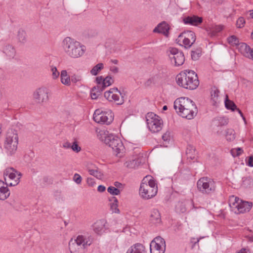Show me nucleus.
Wrapping results in <instances>:
<instances>
[{"instance_id": "obj_42", "label": "nucleus", "mask_w": 253, "mask_h": 253, "mask_svg": "<svg viewBox=\"0 0 253 253\" xmlns=\"http://www.w3.org/2000/svg\"><path fill=\"white\" fill-rule=\"evenodd\" d=\"M107 191L111 195H118L120 193V191L118 188L113 186H110L107 189Z\"/></svg>"}, {"instance_id": "obj_46", "label": "nucleus", "mask_w": 253, "mask_h": 253, "mask_svg": "<svg viewBox=\"0 0 253 253\" xmlns=\"http://www.w3.org/2000/svg\"><path fill=\"white\" fill-rule=\"evenodd\" d=\"M245 24V20L242 17H239L236 22L237 27L239 28H241L244 26Z\"/></svg>"}, {"instance_id": "obj_17", "label": "nucleus", "mask_w": 253, "mask_h": 253, "mask_svg": "<svg viewBox=\"0 0 253 253\" xmlns=\"http://www.w3.org/2000/svg\"><path fill=\"white\" fill-rule=\"evenodd\" d=\"M202 21L203 19L202 17L196 15L185 16L183 18V22L185 24L192 26H198L200 24Z\"/></svg>"}, {"instance_id": "obj_52", "label": "nucleus", "mask_w": 253, "mask_h": 253, "mask_svg": "<svg viewBox=\"0 0 253 253\" xmlns=\"http://www.w3.org/2000/svg\"><path fill=\"white\" fill-rule=\"evenodd\" d=\"M243 150L241 148H236L235 149V150H232V155L234 156H239L242 152H243Z\"/></svg>"}, {"instance_id": "obj_47", "label": "nucleus", "mask_w": 253, "mask_h": 253, "mask_svg": "<svg viewBox=\"0 0 253 253\" xmlns=\"http://www.w3.org/2000/svg\"><path fill=\"white\" fill-rule=\"evenodd\" d=\"M162 139L164 141L169 142L171 139V135L169 131H167L162 136Z\"/></svg>"}, {"instance_id": "obj_5", "label": "nucleus", "mask_w": 253, "mask_h": 253, "mask_svg": "<svg viewBox=\"0 0 253 253\" xmlns=\"http://www.w3.org/2000/svg\"><path fill=\"white\" fill-rule=\"evenodd\" d=\"M158 192L155 180L151 176H146L142 180L139 188V195L145 200L155 197Z\"/></svg>"}, {"instance_id": "obj_13", "label": "nucleus", "mask_w": 253, "mask_h": 253, "mask_svg": "<svg viewBox=\"0 0 253 253\" xmlns=\"http://www.w3.org/2000/svg\"><path fill=\"white\" fill-rule=\"evenodd\" d=\"M93 120L97 123L109 125L113 120L111 112H102L96 110L93 114Z\"/></svg>"}, {"instance_id": "obj_62", "label": "nucleus", "mask_w": 253, "mask_h": 253, "mask_svg": "<svg viewBox=\"0 0 253 253\" xmlns=\"http://www.w3.org/2000/svg\"><path fill=\"white\" fill-rule=\"evenodd\" d=\"M249 240L251 242H253V235H249L248 236Z\"/></svg>"}, {"instance_id": "obj_2", "label": "nucleus", "mask_w": 253, "mask_h": 253, "mask_svg": "<svg viewBox=\"0 0 253 253\" xmlns=\"http://www.w3.org/2000/svg\"><path fill=\"white\" fill-rule=\"evenodd\" d=\"M98 137L101 141L112 149L116 156L119 157L123 156L125 147L120 138L105 130H100Z\"/></svg>"}, {"instance_id": "obj_54", "label": "nucleus", "mask_w": 253, "mask_h": 253, "mask_svg": "<svg viewBox=\"0 0 253 253\" xmlns=\"http://www.w3.org/2000/svg\"><path fill=\"white\" fill-rule=\"evenodd\" d=\"M165 250H161L159 249H152L150 248L151 253H164Z\"/></svg>"}, {"instance_id": "obj_7", "label": "nucleus", "mask_w": 253, "mask_h": 253, "mask_svg": "<svg viewBox=\"0 0 253 253\" xmlns=\"http://www.w3.org/2000/svg\"><path fill=\"white\" fill-rule=\"evenodd\" d=\"M93 241V238L88 237L86 239L84 236L79 235L77 239L71 240L69 243V250L71 253H83L84 249L90 246Z\"/></svg>"}, {"instance_id": "obj_11", "label": "nucleus", "mask_w": 253, "mask_h": 253, "mask_svg": "<svg viewBox=\"0 0 253 253\" xmlns=\"http://www.w3.org/2000/svg\"><path fill=\"white\" fill-rule=\"evenodd\" d=\"M170 62L175 66L182 65L185 61V57L183 53L177 48L170 47L167 51Z\"/></svg>"}, {"instance_id": "obj_37", "label": "nucleus", "mask_w": 253, "mask_h": 253, "mask_svg": "<svg viewBox=\"0 0 253 253\" xmlns=\"http://www.w3.org/2000/svg\"><path fill=\"white\" fill-rule=\"evenodd\" d=\"M219 91L217 89H212L211 92V99L214 102V104L217 103L218 101Z\"/></svg>"}, {"instance_id": "obj_60", "label": "nucleus", "mask_w": 253, "mask_h": 253, "mask_svg": "<svg viewBox=\"0 0 253 253\" xmlns=\"http://www.w3.org/2000/svg\"><path fill=\"white\" fill-rule=\"evenodd\" d=\"M114 185L115 186V187L118 188H120L122 185V184L121 183L116 181L114 183Z\"/></svg>"}, {"instance_id": "obj_63", "label": "nucleus", "mask_w": 253, "mask_h": 253, "mask_svg": "<svg viewBox=\"0 0 253 253\" xmlns=\"http://www.w3.org/2000/svg\"><path fill=\"white\" fill-rule=\"evenodd\" d=\"M238 253H247V251L246 249H243Z\"/></svg>"}, {"instance_id": "obj_64", "label": "nucleus", "mask_w": 253, "mask_h": 253, "mask_svg": "<svg viewBox=\"0 0 253 253\" xmlns=\"http://www.w3.org/2000/svg\"><path fill=\"white\" fill-rule=\"evenodd\" d=\"M250 12V17L253 19V10H250L249 11Z\"/></svg>"}, {"instance_id": "obj_25", "label": "nucleus", "mask_w": 253, "mask_h": 253, "mask_svg": "<svg viewBox=\"0 0 253 253\" xmlns=\"http://www.w3.org/2000/svg\"><path fill=\"white\" fill-rule=\"evenodd\" d=\"M150 220L154 224H158L161 222V215L158 210L154 209L152 210L150 216Z\"/></svg>"}, {"instance_id": "obj_21", "label": "nucleus", "mask_w": 253, "mask_h": 253, "mask_svg": "<svg viewBox=\"0 0 253 253\" xmlns=\"http://www.w3.org/2000/svg\"><path fill=\"white\" fill-rule=\"evenodd\" d=\"M169 25L165 22H163L155 28L153 30L154 33H158L163 34V35L168 36L169 34Z\"/></svg>"}, {"instance_id": "obj_61", "label": "nucleus", "mask_w": 253, "mask_h": 253, "mask_svg": "<svg viewBox=\"0 0 253 253\" xmlns=\"http://www.w3.org/2000/svg\"><path fill=\"white\" fill-rule=\"evenodd\" d=\"M110 62L114 64H118L119 62L118 60L117 59H111Z\"/></svg>"}, {"instance_id": "obj_6", "label": "nucleus", "mask_w": 253, "mask_h": 253, "mask_svg": "<svg viewBox=\"0 0 253 253\" xmlns=\"http://www.w3.org/2000/svg\"><path fill=\"white\" fill-rule=\"evenodd\" d=\"M18 136L17 131L14 129H9L4 141L3 147L8 155H14L17 150Z\"/></svg>"}, {"instance_id": "obj_45", "label": "nucleus", "mask_w": 253, "mask_h": 253, "mask_svg": "<svg viewBox=\"0 0 253 253\" xmlns=\"http://www.w3.org/2000/svg\"><path fill=\"white\" fill-rule=\"evenodd\" d=\"M82 80V77L81 75L74 74L70 77V82L76 84L78 82H81Z\"/></svg>"}, {"instance_id": "obj_8", "label": "nucleus", "mask_w": 253, "mask_h": 253, "mask_svg": "<svg viewBox=\"0 0 253 253\" xmlns=\"http://www.w3.org/2000/svg\"><path fill=\"white\" fill-rule=\"evenodd\" d=\"M146 123L149 129L153 133L160 131L163 126L161 118L152 112L148 113L146 116Z\"/></svg>"}, {"instance_id": "obj_38", "label": "nucleus", "mask_w": 253, "mask_h": 253, "mask_svg": "<svg viewBox=\"0 0 253 253\" xmlns=\"http://www.w3.org/2000/svg\"><path fill=\"white\" fill-rule=\"evenodd\" d=\"M88 172L90 175L94 176L97 179H101L102 177V174L98 169H89Z\"/></svg>"}, {"instance_id": "obj_31", "label": "nucleus", "mask_w": 253, "mask_h": 253, "mask_svg": "<svg viewBox=\"0 0 253 253\" xmlns=\"http://www.w3.org/2000/svg\"><path fill=\"white\" fill-rule=\"evenodd\" d=\"M112 203H110V209L112 212L119 213L120 211L118 208V201L116 197H113L112 200Z\"/></svg>"}, {"instance_id": "obj_22", "label": "nucleus", "mask_w": 253, "mask_h": 253, "mask_svg": "<svg viewBox=\"0 0 253 253\" xmlns=\"http://www.w3.org/2000/svg\"><path fill=\"white\" fill-rule=\"evenodd\" d=\"M239 51L244 56L250 58L252 48L246 43L242 42L238 44L237 47Z\"/></svg>"}, {"instance_id": "obj_51", "label": "nucleus", "mask_w": 253, "mask_h": 253, "mask_svg": "<svg viewBox=\"0 0 253 253\" xmlns=\"http://www.w3.org/2000/svg\"><path fill=\"white\" fill-rule=\"evenodd\" d=\"M71 148L74 151L76 152H79L81 150V147L78 145L77 142L76 141L74 142L72 145Z\"/></svg>"}, {"instance_id": "obj_18", "label": "nucleus", "mask_w": 253, "mask_h": 253, "mask_svg": "<svg viewBox=\"0 0 253 253\" xmlns=\"http://www.w3.org/2000/svg\"><path fill=\"white\" fill-rule=\"evenodd\" d=\"M150 248L166 250V243L165 240L161 237H157L151 242Z\"/></svg>"}, {"instance_id": "obj_57", "label": "nucleus", "mask_w": 253, "mask_h": 253, "mask_svg": "<svg viewBox=\"0 0 253 253\" xmlns=\"http://www.w3.org/2000/svg\"><path fill=\"white\" fill-rule=\"evenodd\" d=\"M63 147H64L65 148H71L72 145L70 143H69L68 142H66L63 143Z\"/></svg>"}, {"instance_id": "obj_41", "label": "nucleus", "mask_w": 253, "mask_h": 253, "mask_svg": "<svg viewBox=\"0 0 253 253\" xmlns=\"http://www.w3.org/2000/svg\"><path fill=\"white\" fill-rule=\"evenodd\" d=\"M98 88L96 87H94L91 90L90 95L92 99H96L98 98V96L100 94V91L98 90Z\"/></svg>"}, {"instance_id": "obj_1", "label": "nucleus", "mask_w": 253, "mask_h": 253, "mask_svg": "<svg viewBox=\"0 0 253 253\" xmlns=\"http://www.w3.org/2000/svg\"><path fill=\"white\" fill-rule=\"evenodd\" d=\"M173 107L179 116L189 120L193 119L198 112L195 103L187 97H181L176 99L174 102Z\"/></svg>"}, {"instance_id": "obj_3", "label": "nucleus", "mask_w": 253, "mask_h": 253, "mask_svg": "<svg viewBox=\"0 0 253 253\" xmlns=\"http://www.w3.org/2000/svg\"><path fill=\"white\" fill-rule=\"evenodd\" d=\"M62 46L66 54L73 58L82 57L86 51V47L84 44L70 37L64 39Z\"/></svg>"}, {"instance_id": "obj_34", "label": "nucleus", "mask_w": 253, "mask_h": 253, "mask_svg": "<svg viewBox=\"0 0 253 253\" xmlns=\"http://www.w3.org/2000/svg\"><path fill=\"white\" fill-rule=\"evenodd\" d=\"M202 54V49L201 48H198L191 51V58L193 60H197L201 56Z\"/></svg>"}, {"instance_id": "obj_10", "label": "nucleus", "mask_w": 253, "mask_h": 253, "mask_svg": "<svg viewBox=\"0 0 253 253\" xmlns=\"http://www.w3.org/2000/svg\"><path fill=\"white\" fill-rule=\"evenodd\" d=\"M3 176L5 181V185L10 186L17 185L20 182L22 173L16 171L13 168L6 169L3 173Z\"/></svg>"}, {"instance_id": "obj_48", "label": "nucleus", "mask_w": 253, "mask_h": 253, "mask_svg": "<svg viewBox=\"0 0 253 253\" xmlns=\"http://www.w3.org/2000/svg\"><path fill=\"white\" fill-rule=\"evenodd\" d=\"M104 78L102 76L97 77L96 78V83L98 84L99 86H97V88L101 87L103 88V84Z\"/></svg>"}, {"instance_id": "obj_43", "label": "nucleus", "mask_w": 253, "mask_h": 253, "mask_svg": "<svg viewBox=\"0 0 253 253\" xmlns=\"http://www.w3.org/2000/svg\"><path fill=\"white\" fill-rule=\"evenodd\" d=\"M50 71L51 72V76L53 79H57L60 75L59 72L57 71V68L54 66H51Z\"/></svg>"}, {"instance_id": "obj_14", "label": "nucleus", "mask_w": 253, "mask_h": 253, "mask_svg": "<svg viewBox=\"0 0 253 253\" xmlns=\"http://www.w3.org/2000/svg\"><path fill=\"white\" fill-rule=\"evenodd\" d=\"M195 34L191 31H185L181 33L177 39L178 42H182L185 48H189L196 41Z\"/></svg>"}, {"instance_id": "obj_33", "label": "nucleus", "mask_w": 253, "mask_h": 253, "mask_svg": "<svg viewBox=\"0 0 253 253\" xmlns=\"http://www.w3.org/2000/svg\"><path fill=\"white\" fill-rule=\"evenodd\" d=\"M9 195L10 192L8 188H2L0 189V200H5L9 197Z\"/></svg>"}, {"instance_id": "obj_55", "label": "nucleus", "mask_w": 253, "mask_h": 253, "mask_svg": "<svg viewBox=\"0 0 253 253\" xmlns=\"http://www.w3.org/2000/svg\"><path fill=\"white\" fill-rule=\"evenodd\" d=\"M110 70L113 73L117 74L119 72V69L117 67L112 66L110 67Z\"/></svg>"}, {"instance_id": "obj_26", "label": "nucleus", "mask_w": 253, "mask_h": 253, "mask_svg": "<svg viewBox=\"0 0 253 253\" xmlns=\"http://www.w3.org/2000/svg\"><path fill=\"white\" fill-rule=\"evenodd\" d=\"M240 201V199L239 198L234 195H232L229 197L228 203L231 210L233 211L234 212V211H235V209L238 206V204Z\"/></svg>"}, {"instance_id": "obj_23", "label": "nucleus", "mask_w": 253, "mask_h": 253, "mask_svg": "<svg viewBox=\"0 0 253 253\" xmlns=\"http://www.w3.org/2000/svg\"><path fill=\"white\" fill-rule=\"evenodd\" d=\"M191 204V202L188 200L178 202L175 206V210L177 212L184 213L187 211V206Z\"/></svg>"}, {"instance_id": "obj_20", "label": "nucleus", "mask_w": 253, "mask_h": 253, "mask_svg": "<svg viewBox=\"0 0 253 253\" xmlns=\"http://www.w3.org/2000/svg\"><path fill=\"white\" fill-rule=\"evenodd\" d=\"M145 247L141 244L136 243L131 246L126 253H147Z\"/></svg>"}, {"instance_id": "obj_36", "label": "nucleus", "mask_w": 253, "mask_h": 253, "mask_svg": "<svg viewBox=\"0 0 253 253\" xmlns=\"http://www.w3.org/2000/svg\"><path fill=\"white\" fill-rule=\"evenodd\" d=\"M186 153L188 158H190L192 159L193 158H194L195 154V149L194 147L191 145L188 146L187 148Z\"/></svg>"}, {"instance_id": "obj_29", "label": "nucleus", "mask_w": 253, "mask_h": 253, "mask_svg": "<svg viewBox=\"0 0 253 253\" xmlns=\"http://www.w3.org/2000/svg\"><path fill=\"white\" fill-rule=\"evenodd\" d=\"M60 78L61 82L63 84L68 86L70 85V77L68 75L66 70L61 71Z\"/></svg>"}, {"instance_id": "obj_53", "label": "nucleus", "mask_w": 253, "mask_h": 253, "mask_svg": "<svg viewBox=\"0 0 253 253\" xmlns=\"http://www.w3.org/2000/svg\"><path fill=\"white\" fill-rule=\"evenodd\" d=\"M95 180L91 177H88L87 178V183L89 186H92L95 184Z\"/></svg>"}, {"instance_id": "obj_59", "label": "nucleus", "mask_w": 253, "mask_h": 253, "mask_svg": "<svg viewBox=\"0 0 253 253\" xmlns=\"http://www.w3.org/2000/svg\"><path fill=\"white\" fill-rule=\"evenodd\" d=\"M5 183L4 184L2 181L0 180V189L2 188H7V186L6 185L5 186Z\"/></svg>"}, {"instance_id": "obj_16", "label": "nucleus", "mask_w": 253, "mask_h": 253, "mask_svg": "<svg viewBox=\"0 0 253 253\" xmlns=\"http://www.w3.org/2000/svg\"><path fill=\"white\" fill-rule=\"evenodd\" d=\"M253 206L252 202L243 201L240 200L238 206L234 211L235 213H244L249 211Z\"/></svg>"}, {"instance_id": "obj_12", "label": "nucleus", "mask_w": 253, "mask_h": 253, "mask_svg": "<svg viewBox=\"0 0 253 253\" xmlns=\"http://www.w3.org/2000/svg\"><path fill=\"white\" fill-rule=\"evenodd\" d=\"M104 97L109 101H114L117 105L123 104L124 102V96L122 93L114 87L104 92Z\"/></svg>"}, {"instance_id": "obj_39", "label": "nucleus", "mask_w": 253, "mask_h": 253, "mask_svg": "<svg viewBox=\"0 0 253 253\" xmlns=\"http://www.w3.org/2000/svg\"><path fill=\"white\" fill-rule=\"evenodd\" d=\"M126 167L130 169H134L138 166L137 161L136 160H132L130 161H126L125 163Z\"/></svg>"}, {"instance_id": "obj_28", "label": "nucleus", "mask_w": 253, "mask_h": 253, "mask_svg": "<svg viewBox=\"0 0 253 253\" xmlns=\"http://www.w3.org/2000/svg\"><path fill=\"white\" fill-rule=\"evenodd\" d=\"M225 106L227 109H230L232 111H234L235 110L237 109L241 115L243 116L242 112L239 109L237 108L236 105L233 101L228 99L227 95H226Z\"/></svg>"}, {"instance_id": "obj_56", "label": "nucleus", "mask_w": 253, "mask_h": 253, "mask_svg": "<svg viewBox=\"0 0 253 253\" xmlns=\"http://www.w3.org/2000/svg\"><path fill=\"white\" fill-rule=\"evenodd\" d=\"M105 187L103 185H99L97 188V190L100 192H103L105 190Z\"/></svg>"}, {"instance_id": "obj_27", "label": "nucleus", "mask_w": 253, "mask_h": 253, "mask_svg": "<svg viewBox=\"0 0 253 253\" xmlns=\"http://www.w3.org/2000/svg\"><path fill=\"white\" fill-rule=\"evenodd\" d=\"M228 123V119L226 117H217L212 121L213 125L216 126H226Z\"/></svg>"}, {"instance_id": "obj_49", "label": "nucleus", "mask_w": 253, "mask_h": 253, "mask_svg": "<svg viewBox=\"0 0 253 253\" xmlns=\"http://www.w3.org/2000/svg\"><path fill=\"white\" fill-rule=\"evenodd\" d=\"M246 163L247 166L253 167V156H251L247 158L246 159Z\"/></svg>"}, {"instance_id": "obj_30", "label": "nucleus", "mask_w": 253, "mask_h": 253, "mask_svg": "<svg viewBox=\"0 0 253 253\" xmlns=\"http://www.w3.org/2000/svg\"><path fill=\"white\" fill-rule=\"evenodd\" d=\"M225 136L227 141H233L235 139V132L234 130L232 128L227 129Z\"/></svg>"}, {"instance_id": "obj_35", "label": "nucleus", "mask_w": 253, "mask_h": 253, "mask_svg": "<svg viewBox=\"0 0 253 253\" xmlns=\"http://www.w3.org/2000/svg\"><path fill=\"white\" fill-rule=\"evenodd\" d=\"M113 83V80L110 76H107L105 78H104L103 88L100 89V91L103 90L106 87H107L112 84Z\"/></svg>"}, {"instance_id": "obj_15", "label": "nucleus", "mask_w": 253, "mask_h": 253, "mask_svg": "<svg viewBox=\"0 0 253 253\" xmlns=\"http://www.w3.org/2000/svg\"><path fill=\"white\" fill-rule=\"evenodd\" d=\"M33 98L38 103H45L48 100V90L45 87L37 89L33 93Z\"/></svg>"}, {"instance_id": "obj_58", "label": "nucleus", "mask_w": 253, "mask_h": 253, "mask_svg": "<svg viewBox=\"0 0 253 253\" xmlns=\"http://www.w3.org/2000/svg\"><path fill=\"white\" fill-rule=\"evenodd\" d=\"M222 29H223V26L221 25H219V26H216V27L215 28V31L217 32H219L221 30H222Z\"/></svg>"}, {"instance_id": "obj_4", "label": "nucleus", "mask_w": 253, "mask_h": 253, "mask_svg": "<svg viewBox=\"0 0 253 253\" xmlns=\"http://www.w3.org/2000/svg\"><path fill=\"white\" fill-rule=\"evenodd\" d=\"M176 80L177 84L186 89H195L199 84V81L195 72L186 70L177 75Z\"/></svg>"}, {"instance_id": "obj_44", "label": "nucleus", "mask_w": 253, "mask_h": 253, "mask_svg": "<svg viewBox=\"0 0 253 253\" xmlns=\"http://www.w3.org/2000/svg\"><path fill=\"white\" fill-rule=\"evenodd\" d=\"M18 38L20 42H24L26 41V33L23 30H19L18 33Z\"/></svg>"}, {"instance_id": "obj_50", "label": "nucleus", "mask_w": 253, "mask_h": 253, "mask_svg": "<svg viewBox=\"0 0 253 253\" xmlns=\"http://www.w3.org/2000/svg\"><path fill=\"white\" fill-rule=\"evenodd\" d=\"M73 180L77 184H79L82 182V178L79 174L75 173L74 175Z\"/></svg>"}, {"instance_id": "obj_9", "label": "nucleus", "mask_w": 253, "mask_h": 253, "mask_svg": "<svg viewBox=\"0 0 253 253\" xmlns=\"http://www.w3.org/2000/svg\"><path fill=\"white\" fill-rule=\"evenodd\" d=\"M197 185L198 189L203 194H210L213 193L215 190L214 181L208 177H203L199 179Z\"/></svg>"}, {"instance_id": "obj_32", "label": "nucleus", "mask_w": 253, "mask_h": 253, "mask_svg": "<svg viewBox=\"0 0 253 253\" xmlns=\"http://www.w3.org/2000/svg\"><path fill=\"white\" fill-rule=\"evenodd\" d=\"M103 67L104 65L103 63H98L96 65L94 66L90 70V74L92 75L96 76L97 75L99 72H100L102 69H103Z\"/></svg>"}, {"instance_id": "obj_24", "label": "nucleus", "mask_w": 253, "mask_h": 253, "mask_svg": "<svg viewBox=\"0 0 253 253\" xmlns=\"http://www.w3.org/2000/svg\"><path fill=\"white\" fill-rule=\"evenodd\" d=\"M3 52L9 58H13L15 55V50L10 44H6L3 49Z\"/></svg>"}, {"instance_id": "obj_19", "label": "nucleus", "mask_w": 253, "mask_h": 253, "mask_svg": "<svg viewBox=\"0 0 253 253\" xmlns=\"http://www.w3.org/2000/svg\"><path fill=\"white\" fill-rule=\"evenodd\" d=\"M106 221L104 219H100L96 221L92 225L93 231L98 235H101L105 231V224Z\"/></svg>"}, {"instance_id": "obj_40", "label": "nucleus", "mask_w": 253, "mask_h": 253, "mask_svg": "<svg viewBox=\"0 0 253 253\" xmlns=\"http://www.w3.org/2000/svg\"><path fill=\"white\" fill-rule=\"evenodd\" d=\"M228 42L232 45H236L238 47V44L240 43L239 42L238 39L235 36H231L228 38Z\"/></svg>"}]
</instances>
